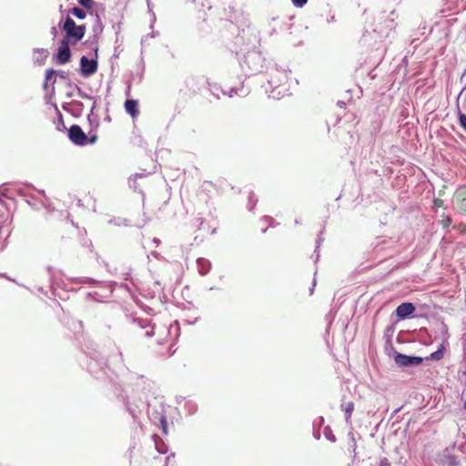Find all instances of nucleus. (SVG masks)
Here are the masks:
<instances>
[{
  "label": "nucleus",
  "mask_w": 466,
  "mask_h": 466,
  "mask_svg": "<svg viewBox=\"0 0 466 466\" xmlns=\"http://www.w3.org/2000/svg\"><path fill=\"white\" fill-rule=\"evenodd\" d=\"M68 137L72 143L79 146L95 144L97 141V135L95 131L87 134L78 125H73L68 129Z\"/></svg>",
  "instance_id": "f257e3e1"
},
{
  "label": "nucleus",
  "mask_w": 466,
  "mask_h": 466,
  "mask_svg": "<svg viewBox=\"0 0 466 466\" xmlns=\"http://www.w3.org/2000/svg\"><path fill=\"white\" fill-rule=\"evenodd\" d=\"M454 208L466 215V186H461L457 188L453 196Z\"/></svg>",
  "instance_id": "7ed1b4c3"
},
{
  "label": "nucleus",
  "mask_w": 466,
  "mask_h": 466,
  "mask_svg": "<svg viewBox=\"0 0 466 466\" xmlns=\"http://www.w3.org/2000/svg\"><path fill=\"white\" fill-rule=\"evenodd\" d=\"M70 12L72 15H74L78 19H84L86 15V12L79 7H74L71 9Z\"/></svg>",
  "instance_id": "ddd939ff"
},
{
  "label": "nucleus",
  "mask_w": 466,
  "mask_h": 466,
  "mask_svg": "<svg viewBox=\"0 0 466 466\" xmlns=\"http://www.w3.org/2000/svg\"><path fill=\"white\" fill-rule=\"evenodd\" d=\"M415 311V306L410 302H404L398 306L396 314L400 319H405Z\"/></svg>",
  "instance_id": "0eeeda50"
},
{
  "label": "nucleus",
  "mask_w": 466,
  "mask_h": 466,
  "mask_svg": "<svg viewBox=\"0 0 466 466\" xmlns=\"http://www.w3.org/2000/svg\"><path fill=\"white\" fill-rule=\"evenodd\" d=\"M375 466H390V462L387 458H380V461L376 462Z\"/></svg>",
  "instance_id": "dca6fc26"
},
{
  "label": "nucleus",
  "mask_w": 466,
  "mask_h": 466,
  "mask_svg": "<svg viewBox=\"0 0 466 466\" xmlns=\"http://www.w3.org/2000/svg\"><path fill=\"white\" fill-rule=\"evenodd\" d=\"M71 58V51L69 48V43L66 39L61 41L60 46L58 48V53L56 55V62L60 65L67 63Z\"/></svg>",
  "instance_id": "20e7f679"
},
{
  "label": "nucleus",
  "mask_w": 466,
  "mask_h": 466,
  "mask_svg": "<svg viewBox=\"0 0 466 466\" xmlns=\"http://www.w3.org/2000/svg\"><path fill=\"white\" fill-rule=\"evenodd\" d=\"M203 187H206V189H208V187H213V184L209 181H205Z\"/></svg>",
  "instance_id": "aec40b11"
},
{
  "label": "nucleus",
  "mask_w": 466,
  "mask_h": 466,
  "mask_svg": "<svg viewBox=\"0 0 466 466\" xmlns=\"http://www.w3.org/2000/svg\"><path fill=\"white\" fill-rule=\"evenodd\" d=\"M1 195H4L5 193V190H0Z\"/></svg>",
  "instance_id": "4be33fe9"
},
{
  "label": "nucleus",
  "mask_w": 466,
  "mask_h": 466,
  "mask_svg": "<svg viewBox=\"0 0 466 466\" xmlns=\"http://www.w3.org/2000/svg\"><path fill=\"white\" fill-rule=\"evenodd\" d=\"M1 195H4L5 193V190H0Z\"/></svg>",
  "instance_id": "5701e85b"
},
{
  "label": "nucleus",
  "mask_w": 466,
  "mask_h": 466,
  "mask_svg": "<svg viewBox=\"0 0 466 466\" xmlns=\"http://www.w3.org/2000/svg\"><path fill=\"white\" fill-rule=\"evenodd\" d=\"M443 358V351L442 350H438L437 351L431 354V359L439 360Z\"/></svg>",
  "instance_id": "4468645a"
},
{
  "label": "nucleus",
  "mask_w": 466,
  "mask_h": 466,
  "mask_svg": "<svg viewBox=\"0 0 466 466\" xmlns=\"http://www.w3.org/2000/svg\"><path fill=\"white\" fill-rule=\"evenodd\" d=\"M440 225L443 228H449L451 223H452V219L450 216L448 215H443L441 217V219L439 221Z\"/></svg>",
  "instance_id": "f8f14e48"
},
{
  "label": "nucleus",
  "mask_w": 466,
  "mask_h": 466,
  "mask_svg": "<svg viewBox=\"0 0 466 466\" xmlns=\"http://www.w3.org/2000/svg\"><path fill=\"white\" fill-rule=\"evenodd\" d=\"M444 204V201L441 198H434L433 199V207L434 208H441Z\"/></svg>",
  "instance_id": "6ab92c4d"
},
{
  "label": "nucleus",
  "mask_w": 466,
  "mask_h": 466,
  "mask_svg": "<svg viewBox=\"0 0 466 466\" xmlns=\"http://www.w3.org/2000/svg\"><path fill=\"white\" fill-rule=\"evenodd\" d=\"M459 229H460L461 232H465V231H466V227H465V225L461 224V225L459 226Z\"/></svg>",
  "instance_id": "412c9836"
},
{
  "label": "nucleus",
  "mask_w": 466,
  "mask_h": 466,
  "mask_svg": "<svg viewBox=\"0 0 466 466\" xmlns=\"http://www.w3.org/2000/svg\"><path fill=\"white\" fill-rule=\"evenodd\" d=\"M459 119L461 126L466 130V115L460 113Z\"/></svg>",
  "instance_id": "f3484780"
},
{
  "label": "nucleus",
  "mask_w": 466,
  "mask_h": 466,
  "mask_svg": "<svg viewBox=\"0 0 466 466\" xmlns=\"http://www.w3.org/2000/svg\"><path fill=\"white\" fill-rule=\"evenodd\" d=\"M78 3L83 5L84 7L90 9L93 6L94 1L93 0H78Z\"/></svg>",
  "instance_id": "2eb2a0df"
},
{
  "label": "nucleus",
  "mask_w": 466,
  "mask_h": 466,
  "mask_svg": "<svg viewBox=\"0 0 466 466\" xmlns=\"http://www.w3.org/2000/svg\"><path fill=\"white\" fill-rule=\"evenodd\" d=\"M341 410L345 412V420L346 421H350L352 412L354 410V403L350 401L346 404H341Z\"/></svg>",
  "instance_id": "9b49d317"
},
{
  "label": "nucleus",
  "mask_w": 466,
  "mask_h": 466,
  "mask_svg": "<svg viewBox=\"0 0 466 466\" xmlns=\"http://www.w3.org/2000/svg\"><path fill=\"white\" fill-rule=\"evenodd\" d=\"M395 361L397 364L400 366H414L420 365L422 362V358L420 357H410L401 353H398L395 356Z\"/></svg>",
  "instance_id": "423d86ee"
},
{
  "label": "nucleus",
  "mask_w": 466,
  "mask_h": 466,
  "mask_svg": "<svg viewBox=\"0 0 466 466\" xmlns=\"http://www.w3.org/2000/svg\"><path fill=\"white\" fill-rule=\"evenodd\" d=\"M291 1H292L293 5H294L295 6H297V7H302V6H304V5L307 4V2H308V0H291Z\"/></svg>",
  "instance_id": "a211bd4d"
},
{
  "label": "nucleus",
  "mask_w": 466,
  "mask_h": 466,
  "mask_svg": "<svg viewBox=\"0 0 466 466\" xmlns=\"http://www.w3.org/2000/svg\"><path fill=\"white\" fill-rule=\"evenodd\" d=\"M288 81V76L283 71L277 70L275 73L271 74L270 79L268 80V83L272 86H279L282 85H285Z\"/></svg>",
  "instance_id": "6e6552de"
},
{
  "label": "nucleus",
  "mask_w": 466,
  "mask_h": 466,
  "mask_svg": "<svg viewBox=\"0 0 466 466\" xmlns=\"http://www.w3.org/2000/svg\"><path fill=\"white\" fill-rule=\"evenodd\" d=\"M125 110L132 117H137L139 114V110L137 108V101L133 99H127L125 102Z\"/></svg>",
  "instance_id": "1a4fd4ad"
},
{
  "label": "nucleus",
  "mask_w": 466,
  "mask_h": 466,
  "mask_svg": "<svg viewBox=\"0 0 466 466\" xmlns=\"http://www.w3.org/2000/svg\"><path fill=\"white\" fill-rule=\"evenodd\" d=\"M54 76H59L60 78L62 79H67L68 77V75L66 72L65 71H62V70H54V69H48L46 70V81H45V85L46 86L49 82H51L52 80V77Z\"/></svg>",
  "instance_id": "9d476101"
},
{
  "label": "nucleus",
  "mask_w": 466,
  "mask_h": 466,
  "mask_svg": "<svg viewBox=\"0 0 466 466\" xmlns=\"http://www.w3.org/2000/svg\"><path fill=\"white\" fill-rule=\"evenodd\" d=\"M1 195H4L5 193V190H0Z\"/></svg>",
  "instance_id": "b1692460"
},
{
  "label": "nucleus",
  "mask_w": 466,
  "mask_h": 466,
  "mask_svg": "<svg viewBox=\"0 0 466 466\" xmlns=\"http://www.w3.org/2000/svg\"><path fill=\"white\" fill-rule=\"evenodd\" d=\"M464 408L466 409V400H465V402H464Z\"/></svg>",
  "instance_id": "393cba45"
},
{
  "label": "nucleus",
  "mask_w": 466,
  "mask_h": 466,
  "mask_svg": "<svg viewBox=\"0 0 466 466\" xmlns=\"http://www.w3.org/2000/svg\"><path fill=\"white\" fill-rule=\"evenodd\" d=\"M62 29L66 32L64 39L73 45L79 42L86 33V26L84 25H76L75 21L69 16L66 17Z\"/></svg>",
  "instance_id": "f03ea898"
},
{
  "label": "nucleus",
  "mask_w": 466,
  "mask_h": 466,
  "mask_svg": "<svg viewBox=\"0 0 466 466\" xmlns=\"http://www.w3.org/2000/svg\"><path fill=\"white\" fill-rule=\"evenodd\" d=\"M81 72L84 76H90L97 70V62L82 56L80 59Z\"/></svg>",
  "instance_id": "39448f33"
}]
</instances>
